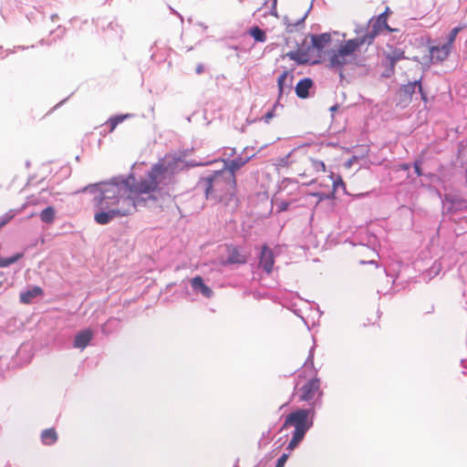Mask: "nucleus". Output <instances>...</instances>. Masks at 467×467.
I'll use <instances>...</instances> for the list:
<instances>
[{
    "label": "nucleus",
    "mask_w": 467,
    "mask_h": 467,
    "mask_svg": "<svg viewBox=\"0 0 467 467\" xmlns=\"http://www.w3.org/2000/svg\"><path fill=\"white\" fill-rule=\"evenodd\" d=\"M99 192L93 201L98 209L94 214L98 224H107L117 217L127 216L136 211V201L130 196L127 183H102L99 184Z\"/></svg>",
    "instance_id": "f257e3e1"
},
{
    "label": "nucleus",
    "mask_w": 467,
    "mask_h": 467,
    "mask_svg": "<svg viewBox=\"0 0 467 467\" xmlns=\"http://www.w3.org/2000/svg\"><path fill=\"white\" fill-rule=\"evenodd\" d=\"M197 188L204 192L207 200H213L225 208L237 206L236 179L232 171H218L197 182Z\"/></svg>",
    "instance_id": "f03ea898"
},
{
    "label": "nucleus",
    "mask_w": 467,
    "mask_h": 467,
    "mask_svg": "<svg viewBox=\"0 0 467 467\" xmlns=\"http://www.w3.org/2000/svg\"><path fill=\"white\" fill-rule=\"evenodd\" d=\"M278 169H286L292 174L313 183L317 181V175L326 171L323 161L312 159L305 146L293 149L287 155L276 161Z\"/></svg>",
    "instance_id": "7ed1b4c3"
},
{
    "label": "nucleus",
    "mask_w": 467,
    "mask_h": 467,
    "mask_svg": "<svg viewBox=\"0 0 467 467\" xmlns=\"http://www.w3.org/2000/svg\"><path fill=\"white\" fill-rule=\"evenodd\" d=\"M314 416L315 409H298L286 416L281 430L294 428L292 438L286 447L288 451H294L303 441L307 431L313 426Z\"/></svg>",
    "instance_id": "20e7f679"
},
{
    "label": "nucleus",
    "mask_w": 467,
    "mask_h": 467,
    "mask_svg": "<svg viewBox=\"0 0 467 467\" xmlns=\"http://www.w3.org/2000/svg\"><path fill=\"white\" fill-rule=\"evenodd\" d=\"M361 46H363L362 41L357 37L347 40L338 49L331 51L327 59L328 67L337 71L343 78L344 67L356 63L357 51Z\"/></svg>",
    "instance_id": "39448f33"
},
{
    "label": "nucleus",
    "mask_w": 467,
    "mask_h": 467,
    "mask_svg": "<svg viewBox=\"0 0 467 467\" xmlns=\"http://www.w3.org/2000/svg\"><path fill=\"white\" fill-rule=\"evenodd\" d=\"M295 395L299 401L306 402L311 406L310 409H314L321 402L323 396L320 379L316 376L306 379L300 374L295 387Z\"/></svg>",
    "instance_id": "423d86ee"
},
{
    "label": "nucleus",
    "mask_w": 467,
    "mask_h": 467,
    "mask_svg": "<svg viewBox=\"0 0 467 467\" xmlns=\"http://www.w3.org/2000/svg\"><path fill=\"white\" fill-rule=\"evenodd\" d=\"M161 177L153 172V167L147 172L144 178L137 182L130 189V196L134 197L136 205L140 202V194H151L157 192L159 185L162 183Z\"/></svg>",
    "instance_id": "0eeeda50"
},
{
    "label": "nucleus",
    "mask_w": 467,
    "mask_h": 467,
    "mask_svg": "<svg viewBox=\"0 0 467 467\" xmlns=\"http://www.w3.org/2000/svg\"><path fill=\"white\" fill-rule=\"evenodd\" d=\"M181 163L180 159L166 156L152 165L153 172L157 173L163 182L166 178L173 176L180 171Z\"/></svg>",
    "instance_id": "6e6552de"
},
{
    "label": "nucleus",
    "mask_w": 467,
    "mask_h": 467,
    "mask_svg": "<svg viewBox=\"0 0 467 467\" xmlns=\"http://www.w3.org/2000/svg\"><path fill=\"white\" fill-rule=\"evenodd\" d=\"M387 13L380 14L375 19H371L368 25V32L362 36L357 37L362 44L371 45L375 37L382 31L384 26H387Z\"/></svg>",
    "instance_id": "1a4fd4ad"
},
{
    "label": "nucleus",
    "mask_w": 467,
    "mask_h": 467,
    "mask_svg": "<svg viewBox=\"0 0 467 467\" xmlns=\"http://www.w3.org/2000/svg\"><path fill=\"white\" fill-rule=\"evenodd\" d=\"M418 88L419 91L421 94V97L424 100H426V96L422 91V87L420 80H415L413 82H410L406 85H403L399 90L400 96V103L406 106L411 101L412 95L415 93L416 88Z\"/></svg>",
    "instance_id": "9d476101"
},
{
    "label": "nucleus",
    "mask_w": 467,
    "mask_h": 467,
    "mask_svg": "<svg viewBox=\"0 0 467 467\" xmlns=\"http://www.w3.org/2000/svg\"><path fill=\"white\" fill-rule=\"evenodd\" d=\"M259 264L267 274L273 271L275 256L273 251L266 244L262 246Z\"/></svg>",
    "instance_id": "9b49d317"
},
{
    "label": "nucleus",
    "mask_w": 467,
    "mask_h": 467,
    "mask_svg": "<svg viewBox=\"0 0 467 467\" xmlns=\"http://www.w3.org/2000/svg\"><path fill=\"white\" fill-rule=\"evenodd\" d=\"M228 258L226 264L228 265H244L247 262V255L242 254L240 249L234 245L227 246Z\"/></svg>",
    "instance_id": "f8f14e48"
},
{
    "label": "nucleus",
    "mask_w": 467,
    "mask_h": 467,
    "mask_svg": "<svg viewBox=\"0 0 467 467\" xmlns=\"http://www.w3.org/2000/svg\"><path fill=\"white\" fill-rule=\"evenodd\" d=\"M93 337V332L91 329H85L78 332L73 341V347L75 348L84 349L91 341Z\"/></svg>",
    "instance_id": "ddd939ff"
},
{
    "label": "nucleus",
    "mask_w": 467,
    "mask_h": 467,
    "mask_svg": "<svg viewBox=\"0 0 467 467\" xmlns=\"http://www.w3.org/2000/svg\"><path fill=\"white\" fill-rule=\"evenodd\" d=\"M326 178V182L320 185L328 189V194H334L339 186L345 188V183L339 175L335 176L333 172H330Z\"/></svg>",
    "instance_id": "4468645a"
},
{
    "label": "nucleus",
    "mask_w": 467,
    "mask_h": 467,
    "mask_svg": "<svg viewBox=\"0 0 467 467\" xmlns=\"http://www.w3.org/2000/svg\"><path fill=\"white\" fill-rule=\"evenodd\" d=\"M191 285L194 291L201 292L206 298H211L213 295V290L203 283V279L200 275L191 280Z\"/></svg>",
    "instance_id": "2eb2a0df"
},
{
    "label": "nucleus",
    "mask_w": 467,
    "mask_h": 467,
    "mask_svg": "<svg viewBox=\"0 0 467 467\" xmlns=\"http://www.w3.org/2000/svg\"><path fill=\"white\" fill-rule=\"evenodd\" d=\"M451 47L450 44H443L442 46L432 47L430 50L431 56L433 59L437 61H443L447 58L451 52Z\"/></svg>",
    "instance_id": "dca6fc26"
},
{
    "label": "nucleus",
    "mask_w": 467,
    "mask_h": 467,
    "mask_svg": "<svg viewBox=\"0 0 467 467\" xmlns=\"http://www.w3.org/2000/svg\"><path fill=\"white\" fill-rule=\"evenodd\" d=\"M313 86V81L306 78L301 79L296 86V94L300 99H306L309 95V89Z\"/></svg>",
    "instance_id": "f3484780"
},
{
    "label": "nucleus",
    "mask_w": 467,
    "mask_h": 467,
    "mask_svg": "<svg viewBox=\"0 0 467 467\" xmlns=\"http://www.w3.org/2000/svg\"><path fill=\"white\" fill-rule=\"evenodd\" d=\"M250 160V157H238L234 160L225 161V168L223 169V171H232L234 175H235V172L241 169L248 161Z\"/></svg>",
    "instance_id": "a211bd4d"
},
{
    "label": "nucleus",
    "mask_w": 467,
    "mask_h": 467,
    "mask_svg": "<svg viewBox=\"0 0 467 467\" xmlns=\"http://www.w3.org/2000/svg\"><path fill=\"white\" fill-rule=\"evenodd\" d=\"M306 16H302L301 18L297 20H294L290 18L289 16H285L284 19V23L285 25V30L288 33H293L296 31H298L304 26V21H305Z\"/></svg>",
    "instance_id": "6ab92c4d"
},
{
    "label": "nucleus",
    "mask_w": 467,
    "mask_h": 467,
    "mask_svg": "<svg viewBox=\"0 0 467 467\" xmlns=\"http://www.w3.org/2000/svg\"><path fill=\"white\" fill-rule=\"evenodd\" d=\"M43 294V289L39 286H34L32 289L26 290L20 294V301L23 304H29L31 301Z\"/></svg>",
    "instance_id": "aec40b11"
},
{
    "label": "nucleus",
    "mask_w": 467,
    "mask_h": 467,
    "mask_svg": "<svg viewBox=\"0 0 467 467\" xmlns=\"http://www.w3.org/2000/svg\"><path fill=\"white\" fill-rule=\"evenodd\" d=\"M57 438V433L54 428L46 429L41 433V441L45 445H53Z\"/></svg>",
    "instance_id": "412c9836"
},
{
    "label": "nucleus",
    "mask_w": 467,
    "mask_h": 467,
    "mask_svg": "<svg viewBox=\"0 0 467 467\" xmlns=\"http://www.w3.org/2000/svg\"><path fill=\"white\" fill-rule=\"evenodd\" d=\"M405 57L404 51L400 48H393L390 52L386 54V58L393 70L395 64Z\"/></svg>",
    "instance_id": "4be33fe9"
},
{
    "label": "nucleus",
    "mask_w": 467,
    "mask_h": 467,
    "mask_svg": "<svg viewBox=\"0 0 467 467\" xmlns=\"http://www.w3.org/2000/svg\"><path fill=\"white\" fill-rule=\"evenodd\" d=\"M331 40V36L329 34H321L318 36H312V44L313 47L318 50L323 49L327 43Z\"/></svg>",
    "instance_id": "5701e85b"
},
{
    "label": "nucleus",
    "mask_w": 467,
    "mask_h": 467,
    "mask_svg": "<svg viewBox=\"0 0 467 467\" xmlns=\"http://www.w3.org/2000/svg\"><path fill=\"white\" fill-rule=\"evenodd\" d=\"M130 117V114H123V115H118L115 117H111L106 122V125L109 126V132H112L119 123L123 122L126 119H128Z\"/></svg>",
    "instance_id": "b1692460"
},
{
    "label": "nucleus",
    "mask_w": 467,
    "mask_h": 467,
    "mask_svg": "<svg viewBox=\"0 0 467 467\" xmlns=\"http://www.w3.org/2000/svg\"><path fill=\"white\" fill-rule=\"evenodd\" d=\"M40 219L47 223H52L55 220V210L52 206H48L40 213Z\"/></svg>",
    "instance_id": "393cba45"
},
{
    "label": "nucleus",
    "mask_w": 467,
    "mask_h": 467,
    "mask_svg": "<svg viewBox=\"0 0 467 467\" xmlns=\"http://www.w3.org/2000/svg\"><path fill=\"white\" fill-rule=\"evenodd\" d=\"M249 34L256 42L263 43L266 41L265 32L258 26L252 27L249 31Z\"/></svg>",
    "instance_id": "a878e982"
},
{
    "label": "nucleus",
    "mask_w": 467,
    "mask_h": 467,
    "mask_svg": "<svg viewBox=\"0 0 467 467\" xmlns=\"http://www.w3.org/2000/svg\"><path fill=\"white\" fill-rule=\"evenodd\" d=\"M21 257H22V254H16L14 256H11L8 258H1L0 259V267H6V266L16 263Z\"/></svg>",
    "instance_id": "bb28decb"
},
{
    "label": "nucleus",
    "mask_w": 467,
    "mask_h": 467,
    "mask_svg": "<svg viewBox=\"0 0 467 467\" xmlns=\"http://www.w3.org/2000/svg\"><path fill=\"white\" fill-rule=\"evenodd\" d=\"M288 77V72L287 71H284L277 78V85H278V89H279V96L282 95L283 91H284V86H285V81L286 80Z\"/></svg>",
    "instance_id": "cd10ccee"
},
{
    "label": "nucleus",
    "mask_w": 467,
    "mask_h": 467,
    "mask_svg": "<svg viewBox=\"0 0 467 467\" xmlns=\"http://www.w3.org/2000/svg\"><path fill=\"white\" fill-rule=\"evenodd\" d=\"M462 29V27H461V26L454 27V28L451 31V33H450V35H449V36H448V39H447L446 44H450V47H452V45H453V43H454V41H455V39H456V36H457L458 33H459Z\"/></svg>",
    "instance_id": "c85d7f7f"
},
{
    "label": "nucleus",
    "mask_w": 467,
    "mask_h": 467,
    "mask_svg": "<svg viewBox=\"0 0 467 467\" xmlns=\"http://www.w3.org/2000/svg\"><path fill=\"white\" fill-rule=\"evenodd\" d=\"M278 107H279V104H278V102H276V103L273 106V108H272L270 110H268V111L265 114V116H264V118H263V119H264V120H265V122L268 123V122H269V121H270V120H271V119L275 116V109H276Z\"/></svg>",
    "instance_id": "c756f323"
},
{
    "label": "nucleus",
    "mask_w": 467,
    "mask_h": 467,
    "mask_svg": "<svg viewBox=\"0 0 467 467\" xmlns=\"http://www.w3.org/2000/svg\"><path fill=\"white\" fill-rule=\"evenodd\" d=\"M289 457V453H284L276 462L275 467H284L287 459Z\"/></svg>",
    "instance_id": "7c9ffc66"
},
{
    "label": "nucleus",
    "mask_w": 467,
    "mask_h": 467,
    "mask_svg": "<svg viewBox=\"0 0 467 467\" xmlns=\"http://www.w3.org/2000/svg\"><path fill=\"white\" fill-rule=\"evenodd\" d=\"M288 206L289 203L287 202L281 201L277 202V208L279 213L286 211L288 209Z\"/></svg>",
    "instance_id": "2f4dec72"
},
{
    "label": "nucleus",
    "mask_w": 467,
    "mask_h": 467,
    "mask_svg": "<svg viewBox=\"0 0 467 467\" xmlns=\"http://www.w3.org/2000/svg\"><path fill=\"white\" fill-rule=\"evenodd\" d=\"M12 215L10 214H5L1 219H0V229L5 226V224H7L10 220L12 219Z\"/></svg>",
    "instance_id": "473e14b6"
},
{
    "label": "nucleus",
    "mask_w": 467,
    "mask_h": 467,
    "mask_svg": "<svg viewBox=\"0 0 467 467\" xmlns=\"http://www.w3.org/2000/svg\"><path fill=\"white\" fill-rule=\"evenodd\" d=\"M276 3H277V0H273L272 2V7H271V15L277 17L278 15H277V8H276Z\"/></svg>",
    "instance_id": "72a5a7b5"
},
{
    "label": "nucleus",
    "mask_w": 467,
    "mask_h": 467,
    "mask_svg": "<svg viewBox=\"0 0 467 467\" xmlns=\"http://www.w3.org/2000/svg\"><path fill=\"white\" fill-rule=\"evenodd\" d=\"M420 164H421L420 161H415V163H414L415 172H416V174L418 176H421L422 175V171H421V168H420Z\"/></svg>",
    "instance_id": "f704fd0d"
},
{
    "label": "nucleus",
    "mask_w": 467,
    "mask_h": 467,
    "mask_svg": "<svg viewBox=\"0 0 467 467\" xmlns=\"http://www.w3.org/2000/svg\"><path fill=\"white\" fill-rule=\"evenodd\" d=\"M203 68H204V67H203V65H202V64L198 65V66L196 67V73H197V74H201V73H202V72H203Z\"/></svg>",
    "instance_id": "c9c22d12"
},
{
    "label": "nucleus",
    "mask_w": 467,
    "mask_h": 467,
    "mask_svg": "<svg viewBox=\"0 0 467 467\" xmlns=\"http://www.w3.org/2000/svg\"><path fill=\"white\" fill-rule=\"evenodd\" d=\"M383 29H386V30H388L389 32H392V31H394V29H393V28H391L388 24H387V26H384V28H383Z\"/></svg>",
    "instance_id": "e433bc0d"
},
{
    "label": "nucleus",
    "mask_w": 467,
    "mask_h": 467,
    "mask_svg": "<svg viewBox=\"0 0 467 467\" xmlns=\"http://www.w3.org/2000/svg\"><path fill=\"white\" fill-rule=\"evenodd\" d=\"M401 168L403 170H409L410 169V165L409 164H404V165L401 166Z\"/></svg>",
    "instance_id": "4c0bfd02"
},
{
    "label": "nucleus",
    "mask_w": 467,
    "mask_h": 467,
    "mask_svg": "<svg viewBox=\"0 0 467 467\" xmlns=\"http://www.w3.org/2000/svg\"><path fill=\"white\" fill-rule=\"evenodd\" d=\"M88 187H85V188L82 190V192L87 191V190H88Z\"/></svg>",
    "instance_id": "58836bf2"
}]
</instances>
